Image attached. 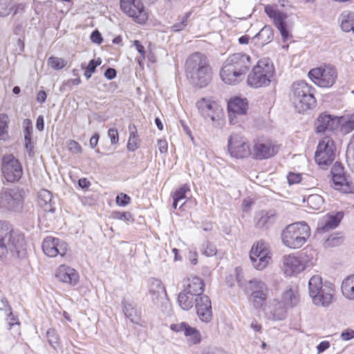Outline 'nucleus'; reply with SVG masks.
<instances>
[{
	"mask_svg": "<svg viewBox=\"0 0 354 354\" xmlns=\"http://www.w3.org/2000/svg\"><path fill=\"white\" fill-rule=\"evenodd\" d=\"M90 38L93 42L97 44H101L102 41V35H101L100 32L97 30H94L91 33Z\"/></svg>",
	"mask_w": 354,
	"mask_h": 354,
	"instance_id": "60",
	"label": "nucleus"
},
{
	"mask_svg": "<svg viewBox=\"0 0 354 354\" xmlns=\"http://www.w3.org/2000/svg\"><path fill=\"white\" fill-rule=\"evenodd\" d=\"M273 39V30L269 26H265L261 30L252 38V41L258 47H262L272 41Z\"/></svg>",
	"mask_w": 354,
	"mask_h": 354,
	"instance_id": "29",
	"label": "nucleus"
},
{
	"mask_svg": "<svg viewBox=\"0 0 354 354\" xmlns=\"http://www.w3.org/2000/svg\"><path fill=\"white\" fill-rule=\"evenodd\" d=\"M299 301L298 292L292 288L286 290L282 295L281 303L285 307L292 308L295 306Z\"/></svg>",
	"mask_w": 354,
	"mask_h": 354,
	"instance_id": "32",
	"label": "nucleus"
},
{
	"mask_svg": "<svg viewBox=\"0 0 354 354\" xmlns=\"http://www.w3.org/2000/svg\"><path fill=\"white\" fill-rule=\"evenodd\" d=\"M187 326H189V324L186 322H183L177 324H172L170 325L169 328L174 332H183L184 333L187 329Z\"/></svg>",
	"mask_w": 354,
	"mask_h": 354,
	"instance_id": "54",
	"label": "nucleus"
},
{
	"mask_svg": "<svg viewBox=\"0 0 354 354\" xmlns=\"http://www.w3.org/2000/svg\"><path fill=\"white\" fill-rule=\"evenodd\" d=\"M335 156L333 141L328 137L323 138L318 144L315 154L317 165L325 169L331 164Z\"/></svg>",
	"mask_w": 354,
	"mask_h": 354,
	"instance_id": "13",
	"label": "nucleus"
},
{
	"mask_svg": "<svg viewBox=\"0 0 354 354\" xmlns=\"http://www.w3.org/2000/svg\"><path fill=\"white\" fill-rule=\"evenodd\" d=\"M108 136L110 138L112 145L116 144L118 142V132L116 129H110L108 131Z\"/></svg>",
	"mask_w": 354,
	"mask_h": 354,
	"instance_id": "58",
	"label": "nucleus"
},
{
	"mask_svg": "<svg viewBox=\"0 0 354 354\" xmlns=\"http://www.w3.org/2000/svg\"><path fill=\"white\" fill-rule=\"evenodd\" d=\"M342 294L349 299H354V274L345 278L341 286Z\"/></svg>",
	"mask_w": 354,
	"mask_h": 354,
	"instance_id": "34",
	"label": "nucleus"
},
{
	"mask_svg": "<svg viewBox=\"0 0 354 354\" xmlns=\"http://www.w3.org/2000/svg\"><path fill=\"white\" fill-rule=\"evenodd\" d=\"M330 344L328 341H322L317 346V354H321L328 349Z\"/></svg>",
	"mask_w": 354,
	"mask_h": 354,
	"instance_id": "59",
	"label": "nucleus"
},
{
	"mask_svg": "<svg viewBox=\"0 0 354 354\" xmlns=\"http://www.w3.org/2000/svg\"><path fill=\"white\" fill-rule=\"evenodd\" d=\"M102 63V61L100 58H98L97 60L91 59L87 67L85 69L84 71V76L86 77V79H89L91 77L92 73H93L95 71L96 67L99 65H100Z\"/></svg>",
	"mask_w": 354,
	"mask_h": 354,
	"instance_id": "49",
	"label": "nucleus"
},
{
	"mask_svg": "<svg viewBox=\"0 0 354 354\" xmlns=\"http://www.w3.org/2000/svg\"><path fill=\"white\" fill-rule=\"evenodd\" d=\"M336 118L330 115L322 113L316 120L315 125L317 133L332 131L336 124Z\"/></svg>",
	"mask_w": 354,
	"mask_h": 354,
	"instance_id": "28",
	"label": "nucleus"
},
{
	"mask_svg": "<svg viewBox=\"0 0 354 354\" xmlns=\"http://www.w3.org/2000/svg\"><path fill=\"white\" fill-rule=\"evenodd\" d=\"M113 218L125 221L127 223H133L134 219L129 212H113L111 214Z\"/></svg>",
	"mask_w": 354,
	"mask_h": 354,
	"instance_id": "47",
	"label": "nucleus"
},
{
	"mask_svg": "<svg viewBox=\"0 0 354 354\" xmlns=\"http://www.w3.org/2000/svg\"><path fill=\"white\" fill-rule=\"evenodd\" d=\"M189 187L187 185H183L180 187H179L178 189L176 190L173 195V198H175V201H180L185 199L186 198V193L187 192H189Z\"/></svg>",
	"mask_w": 354,
	"mask_h": 354,
	"instance_id": "51",
	"label": "nucleus"
},
{
	"mask_svg": "<svg viewBox=\"0 0 354 354\" xmlns=\"http://www.w3.org/2000/svg\"><path fill=\"white\" fill-rule=\"evenodd\" d=\"M37 203L45 212H53L55 211L52 194L47 189H41L38 192Z\"/></svg>",
	"mask_w": 354,
	"mask_h": 354,
	"instance_id": "30",
	"label": "nucleus"
},
{
	"mask_svg": "<svg viewBox=\"0 0 354 354\" xmlns=\"http://www.w3.org/2000/svg\"><path fill=\"white\" fill-rule=\"evenodd\" d=\"M308 76L317 86L330 88L336 82L337 71L335 66L328 64L311 69Z\"/></svg>",
	"mask_w": 354,
	"mask_h": 354,
	"instance_id": "9",
	"label": "nucleus"
},
{
	"mask_svg": "<svg viewBox=\"0 0 354 354\" xmlns=\"http://www.w3.org/2000/svg\"><path fill=\"white\" fill-rule=\"evenodd\" d=\"M186 75L195 86H206L212 79V68L207 57L201 53L190 55L185 64Z\"/></svg>",
	"mask_w": 354,
	"mask_h": 354,
	"instance_id": "2",
	"label": "nucleus"
},
{
	"mask_svg": "<svg viewBox=\"0 0 354 354\" xmlns=\"http://www.w3.org/2000/svg\"><path fill=\"white\" fill-rule=\"evenodd\" d=\"M330 173L335 189L344 193H352L354 191V185L348 180L342 163L336 162L332 167Z\"/></svg>",
	"mask_w": 354,
	"mask_h": 354,
	"instance_id": "17",
	"label": "nucleus"
},
{
	"mask_svg": "<svg viewBox=\"0 0 354 354\" xmlns=\"http://www.w3.org/2000/svg\"><path fill=\"white\" fill-rule=\"evenodd\" d=\"M274 73V67L269 58H263L257 64L248 76V84L250 86L258 88L270 85Z\"/></svg>",
	"mask_w": 354,
	"mask_h": 354,
	"instance_id": "6",
	"label": "nucleus"
},
{
	"mask_svg": "<svg viewBox=\"0 0 354 354\" xmlns=\"http://www.w3.org/2000/svg\"><path fill=\"white\" fill-rule=\"evenodd\" d=\"M17 258L26 255V241L22 233L15 231L6 221H0V257L8 254Z\"/></svg>",
	"mask_w": 354,
	"mask_h": 354,
	"instance_id": "1",
	"label": "nucleus"
},
{
	"mask_svg": "<svg viewBox=\"0 0 354 354\" xmlns=\"http://www.w3.org/2000/svg\"><path fill=\"white\" fill-rule=\"evenodd\" d=\"M277 149L270 140H258L254 142L251 156L257 160L269 158L275 155Z\"/></svg>",
	"mask_w": 354,
	"mask_h": 354,
	"instance_id": "21",
	"label": "nucleus"
},
{
	"mask_svg": "<svg viewBox=\"0 0 354 354\" xmlns=\"http://www.w3.org/2000/svg\"><path fill=\"white\" fill-rule=\"evenodd\" d=\"M149 291L154 305L157 306L164 313H169L171 304L167 296L163 283L160 280L151 278L149 282Z\"/></svg>",
	"mask_w": 354,
	"mask_h": 354,
	"instance_id": "10",
	"label": "nucleus"
},
{
	"mask_svg": "<svg viewBox=\"0 0 354 354\" xmlns=\"http://www.w3.org/2000/svg\"><path fill=\"white\" fill-rule=\"evenodd\" d=\"M304 202L306 203L309 208L313 210H319L323 206L324 199L319 194H311L306 199L304 198Z\"/></svg>",
	"mask_w": 354,
	"mask_h": 354,
	"instance_id": "38",
	"label": "nucleus"
},
{
	"mask_svg": "<svg viewBox=\"0 0 354 354\" xmlns=\"http://www.w3.org/2000/svg\"><path fill=\"white\" fill-rule=\"evenodd\" d=\"M184 335L187 338V342L189 345L199 344L201 341V335L200 332L195 328L189 325L184 333Z\"/></svg>",
	"mask_w": 354,
	"mask_h": 354,
	"instance_id": "36",
	"label": "nucleus"
},
{
	"mask_svg": "<svg viewBox=\"0 0 354 354\" xmlns=\"http://www.w3.org/2000/svg\"><path fill=\"white\" fill-rule=\"evenodd\" d=\"M129 138L127 143V149L130 151H136L139 146V139L137 133V129L135 125H129Z\"/></svg>",
	"mask_w": 354,
	"mask_h": 354,
	"instance_id": "35",
	"label": "nucleus"
},
{
	"mask_svg": "<svg viewBox=\"0 0 354 354\" xmlns=\"http://www.w3.org/2000/svg\"><path fill=\"white\" fill-rule=\"evenodd\" d=\"M1 302L3 305L2 307H0V310H4L5 312H8V317H7V322L10 326V329L12 326L15 325H19V322H18L17 319H16L12 312H11V308L8 304V301L5 297H2L1 299Z\"/></svg>",
	"mask_w": 354,
	"mask_h": 354,
	"instance_id": "41",
	"label": "nucleus"
},
{
	"mask_svg": "<svg viewBox=\"0 0 354 354\" xmlns=\"http://www.w3.org/2000/svg\"><path fill=\"white\" fill-rule=\"evenodd\" d=\"M342 218L343 213L341 212L325 215L318 223L317 228V232L320 234H323L335 229L338 226Z\"/></svg>",
	"mask_w": 354,
	"mask_h": 354,
	"instance_id": "24",
	"label": "nucleus"
},
{
	"mask_svg": "<svg viewBox=\"0 0 354 354\" xmlns=\"http://www.w3.org/2000/svg\"><path fill=\"white\" fill-rule=\"evenodd\" d=\"M25 147L28 151V156L30 157L33 156L35 154V152L33 150L34 145H33L32 140L25 141Z\"/></svg>",
	"mask_w": 354,
	"mask_h": 354,
	"instance_id": "63",
	"label": "nucleus"
},
{
	"mask_svg": "<svg viewBox=\"0 0 354 354\" xmlns=\"http://www.w3.org/2000/svg\"><path fill=\"white\" fill-rule=\"evenodd\" d=\"M196 106L202 115L207 114V112L212 111L213 109H218V106L215 102L206 98L199 100Z\"/></svg>",
	"mask_w": 354,
	"mask_h": 354,
	"instance_id": "37",
	"label": "nucleus"
},
{
	"mask_svg": "<svg viewBox=\"0 0 354 354\" xmlns=\"http://www.w3.org/2000/svg\"><path fill=\"white\" fill-rule=\"evenodd\" d=\"M122 305L125 316L129 318L131 322L138 324L140 320V315L138 310L134 308L131 304L124 300L122 301Z\"/></svg>",
	"mask_w": 354,
	"mask_h": 354,
	"instance_id": "33",
	"label": "nucleus"
},
{
	"mask_svg": "<svg viewBox=\"0 0 354 354\" xmlns=\"http://www.w3.org/2000/svg\"><path fill=\"white\" fill-rule=\"evenodd\" d=\"M198 296L195 294H187L185 290H183L178 297V302L180 308L185 310L191 309L196 302Z\"/></svg>",
	"mask_w": 354,
	"mask_h": 354,
	"instance_id": "31",
	"label": "nucleus"
},
{
	"mask_svg": "<svg viewBox=\"0 0 354 354\" xmlns=\"http://www.w3.org/2000/svg\"><path fill=\"white\" fill-rule=\"evenodd\" d=\"M1 169L4 178L8 182L17 181L23 175L22 166L12 154H8L3 157Z\"/></svg>",
	"mask_w": 354,
	"mask_h": 354,
	"instance_id": "14",
	"label": "nucleus"
},
{
	"mask_svg": "<svg viewBox=\"0 0 354 354\" xmlns=\"http://www.w3.org/2000/svg\"><path fill=\"white\" fill-rule=\"evenodd\" d=\"M191 14V12H186L182 18L180 22L176 23L171 27V30L175 32H178L183 30L187 25V19L190 17Z\"/></svg>",
	"mask_w": 354,
	"mask_h": 354,
	"instance_id": "52",
	"label": "nucleus"
},
{
	"mask_svg": "<svg viewBox=\"0 0 354 354\" xmlns=\"http://www.w3.org/2000/svg\"><path fill=\"white\" fill-rule=\"evenodd\" d=\"M251 66L250 57L243 53H235L225 61L220 71L222 80L227 84H236L244 77Z\"/></svg>",
	"mask_w": 354,
	"mask_h": 354,
	"instance_id": "3",
	"label": "nucleus"
},
{
	"mask_svg": "<svg viewBox=\"0 0 354 354\" xmlns=\"http://www.w3.org/2000/svg\"><path fill=\"white\" fill-rule=\"evenodd\" d=\"M228 151L231 156L236 158H243L251 155L246 139L238 133H233L229 138Z\"/></svg>",
	"mask_w": 354,
	"mask_h": 354,
	"instance_id": "18",
	"label": "nucleus"
},
{
	"mask_svg": "<svg viewBox=\"0 0 354 354\" xmlns=\"http://www.w3.org/2000/svg\"><path fill=\"white\" fill-rule=\"evenodd\" d=\"M115 201L118 205L124 207L130 203L131 198L127 194L121 193L117 196Z\"/></svg>",
	"mask_w": 354,
	"mask_h": 354,
	"instance_id": "53",
	"label": "nucleus"
},
{
	"mask_svg": "<svg viewBox=\"0 0 354 354\" xmlns=\"http://www.w3.org/2000/svg\"><path fill=\"white\" fill-rule=\"evenodd\" d=\"M104 76L108 80H113L116 76V71L112 68H108L104 72Z\"/></svg>",
	"mask_w": 354,
	"mask_h": 354,
	"instance_id": "64",
	"label": "nucleus"
},
{
	"mask_svg": "<svg viewBox=\"0 0 354 354\" xmlns=\"http://www.w3.org/2000/svg\"><path fill=\"white\" fill-rule=\"evenodd\" d=\"M120 8L124 13L139 24H145L148 15L140 0H120Z\"/></svg>",
	"mask_w": 354,
	"mask_h": 354,
	"instance_id": "15",
	"label": "nucleus"
},
{
	"mask_svg": "<svg viewBox=\"0 0 354 354\" xmlns=\"http://www.w3.org/2000/svg\"><path fill=\"white\" fill-rule=\"evenodd\" d=\"M308 291L316 306H327L332 301L334 292L333 286L329 283H323L319 275H314L309 279Z\"/></svg>",
	"mask_w": 354,
	"mask_h": 354,
	"instance_id": "7",
	"label": "nucleus"
},
{
	"mask_svg": "<svg viewBox=\"0 0 354 354\" xmlns=\"http://www.w3.org/2000/svg\"><path fill=\"white\" fill-rule=\"evenodd\" d=\"M264 9L265 12L272 20L274 26L279 30L283 41L288 39L290 37V25L287 20L288 15L270 5L266 6Z\"/></svg>",
	"mask_w": 354,
	"mask_h": 354,
	"instance_id": "16",
	"label": "nucleus"
},
{
	"mask_svg": "<svg viewBox=\"0 0 354 354\" xmlns=\"http://www.w3.org/2000/svg\"><path fill=\"white\" fill-rule=\"evenodd\" d=\"M55 277L62 282L75 285L77 283L79 275L77 271L65 265H61L56 270Z\"/></svg>",
	"mask_w": 354,
	"mask_h": 354,
	"instance_id": "26",
	"label": "nucleus"
},
{
	"mask_svg": "<svg viewBox=\"0 0 354 354\" xmlns=\"http://www.w3.org/2000/svg\"><path fill=\"white\" fill-rule=\"evenodd\" d=\"M42 250L49 257H55L58 254L64 257L68 250V245L66 243L57 238L47 236L42 242Z\"/></svg>",
	"mask_w": 354,
	"mask_h": 354,
	"instance_id": "19",
	"label": "nucleus"
},
{
	"mask_svg": "<svg viewBox=\"0 0 354 354\" xmlns=\"http://www.w3.org/2000/svg\"><path fill=\"white\" fill-rule=\"evenodd\" d=\"M340 27L344 32H348L352 31L354 33V13L343 15Z\"/></svg>",
	"mask_w": 354,
	"mask_h": 354,
	"instance_id": "39",
	"label": "nucleus"
},
{
	"mask_svg": "<svg viewBox=\"0 0 354 354\" xmlns=\"http://www.w3.org/2000/svg\"><path fill=\"white\" fill-rule=\"evenodd\" d=\"M346 158L348 167L351 170L354 172V134L353 135L351 142L347 151Z\"/></svg>",
	"mask_w": 354,
	"mask_h": 354,
	"instance_id": "48",
	"label": "nucleus"
},
{
	"mask_svg": "<svg viewBox=\"0 0 354 354\" xmlns=\"http://www.w3.org/2000/svg\"><path fill=\"white\" fill-rule=\"evenodd\" d=\"M341 130L346 134L354 130V114L348 115L343 120Z\"/></svg>",
	"mask_w": 354,
	"mask_h": 354,
	"instance_id": "42",
	"label": "nucleus"
},
{
	"mask_svg": "<svg viewBox=\"0 0 354 354\" xmlns=\"http://www.w3.org/2000/svg\"><path fill=\"white\" fill-rule=\"evenodd\" d=\"M245 291L250 293V301L253 306L259 309L265 304L269 290L264 281L259 279H253L245 285Z\"/></svg>",
	"mask_w": 354,
	"mask_h": 354,
	"instance_id": "11",
	"label": "nucleus"
},
{
	"mask_svg": "<svg viewBox=\"0 0 354 354\" xmlns=\"http://www.w3.org/2000/svg\"><path fill=\"white\" fill-rule=\"evenodd\" d=\"M9 119L7 115L0 114V139H5L8 136Z\"/></svg>",
	"mask_w": 354,
	"mask_h": 354,
	"instance_id": "45",
	"label": "nucleus"
},
{
	"mask_svg": "<svg viewBox=\"0 0 354 354\" xmlns=\"http://www.w3.org/2000/svg\"><path fill=\"white\" fill-rule=\"evenodd\" d=\"M287 179L290 185L298 183L301 180V175L300 174L289 173Z\"/></svg>",
	"mask_w": 354,
	"mask_h": 354,
	"instance_id": "57",
	"label": "nucleus"
},
{
	"mask_svg": "<svg viewBox=\"0 0 354 354\" xmlns=\"http://www.w3.org/2000/svg\"><path fill=\"white\" fill-rule=\"evenodd\" d=\"M248 108L246 99L234 97L231 100L227 105L230 122L233 124L239 122L241 118L246 114Z\"/></svg>",
	"mask_w": 354,
	"mask_h": 354,
	"instance_id": "20",
	"label": "nucleus"
},
{
	"mask_svg": "<svg viewBox=\"0 0 354 354\" xmlns=\"http://www.w3.org/2000/svg\"><path fill=\"white\" fill-rule=\"evenodd\" d=\"M14 9L11 0H0V16H8Z\"/></svg>",
	"mask_w": 354,
	"mask_h": 354,
	"instance_id": "46",
	"label": "nucleus"
},
{
	"mask_svg": "<svg viewBox=\"0 0 354 354\" xmlns=\"http://www.w3.org/2000/svg\"><path fill=\"white\" fill-rule=\"evenodd\" d=\"M282 269L287 276H292L302 272L304 266L297 256L289 254L283 257Z\"/></svg>",
	"mask_w": 354,
	"mask_h": 354,
	"instance_id": "25",
	"label": "nucleus"
},
{
	"mask_svg": "<svg viewBox=\"0 0 354 354\" xmlns=\"http://www.w3.org/2000/svg\"><path fill=\"white\" fill-rule=\"evenodd\" d=\"M342 341H349L354 338V330L351 328H346L343 330L339 335Z\"/></svg>",
	"mask_w": 354,
	"mask_h": 354,
	"instance_id": "56",
	"label": "nucleus"
},
{
	"mask_svg": "<svg viewBox=\"0 0 354 354\" xmlns=\"http://www.w3.org/2000/svg\"><path fill=\"white\" fill-rule=\"evenodd\" d=\"M271 258V252L266 243L259 241L253 244L250 252V259L256 270L265 269L270 263Z\"/></svg>",
	"mask_w": 354,
	"mask_h": 354,
	"instance_id": "12",
	"label": "nucleus"
},
{
	"mask_svg": "<svg viewBox=\"0 0 354 354\" xmlns=\"http://www.w3.org/2000/svg\"><path fill=\"white\" fill-rule=\"evenodd\" d=\"M25 193L18 187L3 188L0 192V208L19 212L23 209Z\"/></svg>",
	"mask_w": 354,
	"mask_h": 354,
	"instance_id": "8",
	"label": "nucleus"
},
{
	"mask_svg": "<svg viewBox=\"0 0 354 354\" xmlns=\"http://www.w3.org/2000/svg\"><path fill=\"white\" fill-rule=\"evenodd\" d=\"M313 88L305 81L294 82L291 86L290 98L297 111L305 113L316 106L317 101L313 93Z\"/></svg>",
	"mask_w": 354,
	"mask_h": 354,
	"instance_id": "4",
	"label": "nucleus"
},
{
	"mask_svg": "<svg viewBox=\"0 0 354 354\" xmlns=\"http://www.w3.org/2000/svg\"><path fill=\"white\" fill-rule=\"evenodd\" d=\"M310 236L309 226L304 222H297L286 226L281 232L282 243L291 249L303 246Z\"/></svg>",
	"mask_w": 354,
	"mask_h": 354,
	"instance_id": "5",
	"label": "nucleus"
},
{
	"mask_svg": "<svg viewBox=\"0 0 354 354\" xmlns=\"http://www.w3.org/2000/svg\"><path fill=\"white\" fill-rule=\"evenodd\" d=\"M158 147L161 153H165L167 151V142L165 140H159L158 141Z\"/></svg>",
	"mask_w": 354,
	"mask_h": 354,
	"instance_id": "62",
	"label": "nucleus"
},
{
	"mask_svg": "<svg viewBox=\"0 0 354 354\" xmlns=\"http://www.w3.org/2000/svg\"><path fill=\"white\" fill-rule=\"evenodd\" d=\"M204 288L205 283L203 279L198 276H191L187 279L184 290L187 294L192 293L201 297L203 295Z\"/></svg>",
	"mask_w": 354,
	"mask_h": 354,
	"instance_id": "27",
	"label": "nucleus"
},
{
	"mask_svg": "<svg viewBox=\"0 0 354 354\" xmlns=\"http://www.w3.org/2000/svg\"><path fill=\"white\" fill-rule=\"evenodd\" d=\"M202 247L201 252L207 257H213L216 255L217 252L216 246L209 241L205 242Z\"/></svg>",
	"mask_w": 354,
	"mask_h": 354,
	"instance_id": "50",
	"label": "nucleus"
},
{
	"mask_svg": "<svg viewBox=\"0 0 354 354\" xmlns=\"http://www.w3.org/2000/svg\"><path fill=\"white\" fill-rule=\"evenodd\" d=\"M68 150L73 153H81L82 151V148L80 144L73 140L68 141Z\"/></svg>",
	"mask_w": 354,
	"mask_h": 354,
	"instance_id": "55",
	"label": "nucleus"
},
{
	"mask_svg": "<svg viewBox=\"0 0 354 354\" xmlns=\"http://www.w3.org/2000/svg\"><path fill=\"white\" fill-rule=\"evenodd\" d=\"M198 298L195 303L197 315L200 319L208 323L212 319V303L209 298L203 295Z\"/></svg>",
	"mask_w": 354,
	"mask_h": 354,
	"instance_id": "22",
	"label": "nucleus"
},
{
	"mask_svg": "<svg viewBox=\"0 0 354 354\" xmlns=\"http://www.w3.org/2000/svg\"><path fill=\"white\" fill-rule=\"evenodd\" d=\"M277 219L278 215L274 209L260 210L255 214L254 223L258 228L268 229L275 223Z\"/></svg>",
	"mask_w": 354,
	"mask_h": 354,
	"instance_id": "23",
	"label": "nucleus"
},
{
	"mask_svg": "<svg viewBox=\"0 0 354 354\" xmlns=\"http://www.w3.org/2000/svg\"><path fill=\"white\" fill-rule=\"evenodd\" d=\"M48 64L54 70H61L66 65V62L63 58L51 56L48 59Z\"/></svg>",
	"mask_w": 354,
	"mask_h": 354,
	"instance_id": "44",
	"label": "nucleus"
},
{
	"mask_svg": "<svg viewBox=\"0 0 354 354\" xmlns=\"http://www.w3.org/2000/svg\"><path fill=\"white\" fill-rule=\"evenodd\" d=\"M299 261L303 264L304 270L313 264V254L311 251H303L297 256Z\"/></svg>",
	"mask_w": 354,
	"mask_h": 354,
	"instance_id": "43",
	"label": "nucleus"
},
{
	"mask_svg": "<svg viewBox=\"0 0 354 354\" xmlns=\"http://www.w3.org/2000/svg\"><path fill=\"white\" fill-rule=\"evenodd\" d=\"M47 337L49 343L53 346L54 344L57 342V337L55 335V331L53 329H50L47 331Z\"/></svg>",
	"mask_w": 354,
	"mask_h": 354,
	"instance_id": "61",
	"label": "nucleus"
},
{
	"mask_svg": "<svg viewBox=\"0 0 354 354\" xmlns=\"http://www.w3.org/2000/svg\"><path fill=\"white\" fill-rule=\"evenodd\" d=\"M286 308L281 302L277 303L270 310V314L274 320H283L286 317Z\"/></svg>",
	"mask_w": 354,
	"mask_h": 354,
	"instance_id": "40",
	"label": "nucleus"
}]
</instances>
